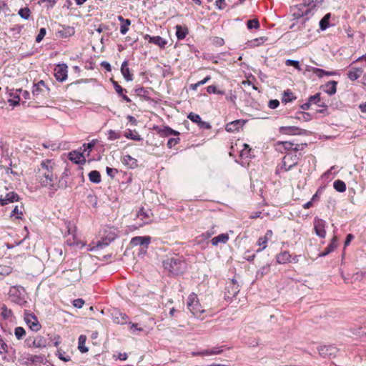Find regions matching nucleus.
<instances>
[{
  "label": "nucleus",
  "mask_w": 366,
  "mask_h": 366,
  "mask_svg": "<svg viewBox=\"0 0 366 366\" xmlns=\"http://www.w3.org/2000/svg\"><path fill=\"white\" fill-rule=\"evenodd\" d=\"M54 167L55 162L54 159H44L36 170V177L41 186L56 190L57 178L54 172Z\"/></svg>",
  "instance_id": "obj_1"
},
{
  "label": "nucleus",
  "mask_w": 366,
  "mask_h": 366,
  "mask_svg": "<svg viewBox=\"0 0 366 366\" xmlns=\"http://www.w3.org/2000/svg\"><path fill=\"white\" fill-rule=\"evenodd\" d=\"M187 308L197 318L204 319L213 315L211 305L204 302L202 305L194 293L188 296Z\"/></svg>",
  "instance_id": "obj_2"
},
{
  "label": "nucleus",
  "mask_w": 366,
  "mask_h": 366,
  "mask_svg": "<svg viewBox=\"0 0 366 366\" xmlns=\"http://www.w3.org/2000/svg\"><path fill=\"white\" fill-rule=\"evenodd\" d=\"M164 267L173 274H183L187 269V264L182 257L176 256L167 259L163 262Z\"/></svg>",
  "instance_id": "obj_3"
},
{
  "label": "nucleus",
  "mask_w": 366,
  "mask_h": 366,
  "mask_svg": "<svg viewBox=\"0 0 366 366\" xmlns=\"http://www.w3.org/2000/svg\"><path fill=\"white\" fill-rule=\"evenodd\" d=\"M117 237V234L112 230H104V233L101 235L100 239L97 242H92V249H102L108 246L112 242H113Z\"/></svg>",
  "instance_id": "obj_4"
},
{
  "label": "nucleus",
  "mask_w": 366,
  "mask_h": 366,
  "mask_svg": "<svg viewBox=\"0 0 366 366\" xmlns=\"http://www.w3.org/2000/svg\"><path fill=\"white\" fill-rule=\"evenodd\" d=\"M300 157L292 152L287 153L282 158L280 166V171L282 172H288L295 167L299 162Z\"/></svg>",
  "instance_id": "obj_5"
},
{
  "label": "nucleus",
  "mask_w": 366,
  "mask_h": 366,
  "mask_svg": "<svg viewBox=\"0 0 366 366\" xmlns=\"http://www.w3.org/2000/svg\"><path fill=\"white\" fill-rule=\"evenodd\" d=\"M50 89L44 81L40 80L33 86L32 94L36 98L40 99L49 94Z\"/></svg>",
  "instance_id": "obj_6"
},
{
  "label": "nucleus",
  "mask_w": 366,
  "mask_h": 366,
  "mask_svg": "<svg viewBox=\"0 0 366 366\" xmlns=\"http://www.w3.org/2000/svg\"><path fill=\"white\" fill-rule=\"evenodd\" d=\"M298 255H292L288 251H282L276 255V261L278 264L297 263Z\"/></svg>",
  "instance_id": "obj_7"
},
{
  "label": "nucleus",
  "mask_w": 366,
  "mask_h": 366,
  "mask_svg": "<svg viewBox=\"0 0 366 366\" xmlns=\"http://www.w3.org/2000/svg\"><path fill=\"white\" fill-rule=\"evenodd\" d=\"M292 16L295 19H300L304 16L308 15L310 13H314L313 11L306 4L304 1L303 4H300L295 6L292 9Z\"/></svg>",
  "instance_id": "obj_8"
},
{
  "label": "nucleus",
  "mask_w": 366,
  "mask_h": 366,
  "mask_svg": "<svg viewBox=\"0 0 366 366\" xmlns=\"http://www.w3.org/2000/svg\"><path fill=\"white\" fill-rule=\"evenodd\" d=\"M24 320L32 331L38 332L41 328L36 316L31 312H26L24 313Z\"/></svg>",
  "instance_id": "obj_9"
},
{
  "label": "nucleus",
  "mask_w": 366,
  "mask_h": 366,
  "mask_svg": "<svg viewBox=\"0 0 366 366\" xmlns=\"http://www.w3.org/2000/svg\"><path fill=\"white\" fill-rule=\"evenodd\" d=\"M153 220V216L150 211L145 212L144 209H141L137 215V227H143L152 222Z\"/></svg>",
  "instance_id": "obj_10"
},
{
  "label": "nucleus",
  "mask_w": 366,
  "mask_h": 366,
  "mask_svg": "<svg viewBox=\"0 0 366 366\" xmlns=\"http://www.w3.org/2000/svg\"><path fill=\"white\" fill-rule=\"evenodd\" d=\"M54 76L59 81H64L68 76V66L66 64H57L54 68Z\"/></svg>",
  "instance_id": "obj_11"
},
{
  "label": "nucleus",
  "mask_w": 366,
  "mask_h": 366,
  "mask_svg": "<svg viewBox=\"0 0 366 366\" xmlns=\"http://www.w3.org/2000/svg\"><path fill=\"white\" fill-rule=\"evenodd\" d=\"M319 354L324 358L335 357L338 349L333 345H322L318 348Z\"/></svg>",
  "instance_id": "obj_12"
},
{
  "label": "nucleus",
  "mask_w": 366,
  "mask_h": 366,
  "mask_svg": "<svg viewBox=\"0 0 366 366\" xmlns=\"http://www.w3.org/2000/svg\"><path fill=\"white\" fill-rule=\"evenodd\" d=\"M187 118L189 119H190L192 122L196 123L200 129H211L210 124L209 122L202 121L201 117L197 114H195L194 112H190L188 114Z\"/></svg>",
  "instance_id": "obj_13"
},
{
  "label": "nucleus",
  "mask_w": 366,
  "mask_h": 366,
  "mask_svg": "<svg viewBox=\"0 0 366 366\" xmlns=\"http://www.w3.org/2000/svg\"><path fill=\"white\" fill-rule=\"evenodd\" d=\"M144 39L148 40L149 43H152L158 46L160 49H165L168 41L167 39L161 37L160 36H151L149 34L144 35Z\"/></svg>",
  "instance_id": "obj_14"
},
{
  "label": "nucleus",
  "mask_w": 366,
  "mask_h": 366,
  "mask_svg": "<svg viewBox=\"0 0 366 366\" xmlns=\"http://www.w3.org/2000/svg\"><path fill=\"white\" fill-rule=\"evenodd\" d=\"M76 230H67V234H65L66 237V244L69 245H76L83 247L84 242L79 239L76 234Z\"/></svg>",
  "instance_id": "obj_15"
},
{
  "label": "nucleus",
  "mask_w": 366,
  "mask_h": 366,
  "mask_svg": "<svg viewBox=\"0 0 366 366\" xmlns=\"http://www.w3.org/2000/svg\"><path fill=\"white\" fill-rule=\"evenodd\" d=\"M273 234L272 230H268L263 237H260L257 244L259 248L257 250V252H260L267 247V242L272 239Z\"/></svg>",
  "instance_id": "obj_16"
},
{
  "label": "nucleus",
  "mask_w": 366,
  "mask_h": 366,
  "mask_svg": "<svg viewBox=\"0 0 366 366\" xmlns=\"http://www.w3.org/2000/svg\"><path fill=\"white\" fill-rule=\"evenodd\" d=\"M353 64L354 63L352 62L350 65V69L347 74L348 79L352 81H354L357 80V79H359L363 73L362 68L352 66Z\"/></svg>",
  "instance_id": "obj_17"
},
{
  "label": "nucleus",
  "mask_w": 366,
  "mask_h": 366,
  "mask_svg": "<svg viewBox=\"0 0 366 366\" xmlns=\"http://www.w3.org/2000/svg\"><path fill=\"white\" fill-rule=\"evenodd\" d=\"M244 123L245 122L241 119L232 121L226 124L225 130L228 132H237L243 127Z\"/></svg>",
  "instance_id": "obj_18"
},
{
  "label": "nucleus",
  "mask_w": 366,
  "mask_h": 366,
  "mask_svg": "<svg viewBox=\"0 0 366 366\" xmlns=\"http://www.w3.org/2000/svg\"><path fill=\"white\" fill-rule=\"evenodd\" d=\"M19 197L14 192H10L7 193L4 197L2 195L0 197V204L1 206L8 204L9 203L19 201Z\"/></svg>",
  "instance_id": "obj_19"
},
{
  "label": "nucleus",
  "mask_w": 366,
  "mask_h": 366,
  "mask_svg": "<svg viewBox=\"0 0 366 366\" xmlns=\"http://www.w3.org/2000/svg\"><path fill=\"white\" fill-rule=\"evenodd\" d=\"M151 239L152 238L149 236L134 237L131 239V244L133 246L140 245L147 247L149 243L151 242Z\"/></svg>",
  "instance_id": "obj_20"
},
{
  "label": "nucleus",
  "mask_w": 366,
  "mask_h": 366,
  "mask_svg": "<svg viewBox=\"0 0 366 366\" xmlns=\"http://www.w3.org/2000/svg\"><path fill=\"white\" fill-rule=\"evenodd\" d=\"M69 159L75 164H81L86 162L85 157L82 152L72 151L69 154Z\"/></svg>",
  "instance_id": "obj_21"
},
{
  "label": "nucleus",
  "mask_w": 366,
  "mask_h": 366,
  "mask_svg": "<svg viewBox=\"0 0 366 366\" xmlns=\"http://www.w3.org/2000/svg\"><path fill=\"white\" fill-rule=\"evenodd\" d=\"M19 288L20 287L19 286H14L9 292V298H11L12 302L17 304H21L23 301V299L19 295L20 293Z\"/></svg>",
  "instance_id": "obj_22"
},
{
  "label": "nucleus",
  "mask_w": 366,
  "mask_h": 366,
  "mask_svg": "<svg viewBox=\"0 0 366 366\" xmlns=\"http://www.w3.org/2000/svg\"><path fill=\"white\" fill-rule=\"evenodd\" d=\"M29 341L30 340H28V344L29 347L43 348L46 346V340L41 335H37L35 337L31 343H29Z\"/></svg>",
  "instance_id": "obj_23"
},
{
  "label": "nucleus",
  "mask_w": 366,
  "mask_h": 366,
  "mask_svg": "<svg viewBox=\"0 0 366 366\" xmlns=\"http://www.w3.org/2000/svg\"><path fill=\"white\" fill-rule=\"evenodd\" d=\"M157 132L162 137H167L171 135L178 137L180 135V133L178 131L174 130L169 126H163Z\"/></svg>",
  "instance_id": "obj_24"
},
{
  "label": "nucleus",
  "mask_w": 366,
  "mask_h": 366,
  "mask_svg": "<svg viewBox=\"0 0 366 366\" xmlns=\"http://www.w3.org/2000/svg\"><path fill=\"white\" fill-rule=\"evenodd\" d=\"M117 19L120 22V33L124 35L128 32L132 21L129 19H124L122 16H118Z\"/></svg>",
  "instance_id": "obj_25"
},
{
  "label": "nucleus",
  "mask_w": 366,
  "mask_h": 366,
  "mask_svg": "<svg viewBox=\"0 0 366 366\" xmlns=\"http://www.w3.org/2000/svg\"><path fill=\"white\" fill-rule=\"evenodd\" d=\"M121 72L124 76V78L127 81H132L133 80V74L131 72L129 68V63L128 61H123L122 66H121Z\"/></svg>",
  "instance_id": "obj_26"
},
{
  "label": "nucleus",
  "mask_w": 366,
  "mask_h": 366,
  "mask_svg": "<svg viewBox=\"0 0 366 366\" xmlns=\"http://www.w3.org/2000/svg\"><path fill=\"white\" fill-rule=\"evenodd\" d=\"M302 129L297 127H281L280 132L287 135H297L301 134Z\"/></svg>",
  "instance_id": "obj_27"
},
{
  "label": "nucleus",
  "mask_w": 366,
  "mask_h": 366,
  "mask_svg": "<svg viewBox=\"0 0 366 366\" xmlns=\"http://www.w3.org/2000/svg\"><path fill=\"white\" fill-rule=\"evenodd\" d=\"M309 71L315 74L318 78H322L324 76H335L338 74L337 71H327L322 69L311 67Z\"/></svg>",
  "instance_id": "obj_28"
},
{
  "label": "nucleus",
  "mask_w": 366,
  "mask_h": 366,
  "mask_svg": "<svg viewBox=\"0 0 366 366\" xmlns=\"http://www.w3.org/2000/svg\"><path fill=\"white\" fill-rule=\"evenodd\" d=\"M337 247V236H334L330 242V243L328 244V246L325 249V250L319 254L320 257H324L332 252H333L335 248Z\"/></svg>",
  "instance_id": "obj_29"
},
{
  "label": "nucleus",
  "mask_w": 366,
  "mask_h": 366,
  "mask_svg": "<svg viewBox=\"0 0 366 366\" xmlns=\"http://www.w3.org/2000/svg\"><path fill=\"white\" fill-rule=\"evenodd\" d=\"M337 82L336 81H328L323 86V89L325 93L332 96L337 92Z\"/></svg>",
  "instance_id": "obj_30"
},
{
  "label": "nucleus",
  "mask_w": 366,
  "mask_h": 366,
  "mask_svg": "<svg viewBox=\"0 0 366 366\" xmlns=\"http://www.w3.org/2000/svg\"><path fill=\"white\" fill-rule=\"evenodd\" d=\"M58 34L61 38H67L75 34V29L72 26H62L61 29L58 31Z\"/></svg>",
  "instance_id": "obj_31"
},
{
  "label": "nucleus",
  "mask_w": 366,
  "mask_h": 366,
  "mask_svg": "<svg viewBox=\"0 0 366 366\" xmlns=\"http://www.w3.org/2000/svg\"><path fill=\"white\" fill-rule=\"evenodd\" d=\"M122 162L124 165L129 167L131 169L136 168L138 166L137 160L129 154L124 155L122 159Z\"/></svg>",
  "instance_id": "obj_32"
},
{
  "label": "nucleus",
  "mask_w": 366,
  "mask_h": 366,
  "mask_svg": "<svg viewBox=\"0 0 366 366\" xmlns=\"http://www.w3.org/2000/svg\"><path fill=\"white\" fill-rule=\"evenodd\" d=\"M229 239L227 233L220 234L211 239V243L214 246H217L219 244H225Z\"/></svg>",
  "instance_id": "obj_33"
},
{
  "label": "nucleus",
  "mask_w": 366,
  "mask_h": 366,
  "mask_svg": "<svg viewBox=\"0 0 366 366\" xmlns=\"http://www.w3.org/2000/svg\"><path fill=\"white\" fill-rule=\"evenodd\" d=\"M296 99L297 97L295 95V94L290 89H287L284 91L281 100L282 103L286 104L287 103L293 102Z\"/></svg>",
  "instance_id": "obj_34"
},
{
  "label": "nucleus",
  "mask_w": 366,
  "mask_h": 366,
  "mask_svg": "<svg viewBox=\"0 0 366 366\" xmlns=\"http://www.w3.org/2000/svg\"><path fill=\"white\" fill-rule=\"evenodd\" d=\"M114 88L116 91V92L122 97V99L127 103H130L132 102L131 99L129 98L127 95L124 94L126 90L123 89L117 81H112Z\"/></svg>",
  "instance_id": "obj_35"
},
{
  "label": "nucleus",
  "mask_w": 366,
  "mask_h": 366,
  "mask_svg": "<svg viewBox=\"0 0 366 366\" xmlns=\"http://www.w3.org/2000/svg\"><path fill=\"white\" fill-rule=\"evenodd\" d=\"M175 29L176 36L179 40L184 39L188 34V28L185 26L177 25Z\"/></svg>",
  "instance_id": "obj_36"
},
{
  "label": "nucleus",
  "mask_w": 366,
  "mask_h": 366,
  "mask_svg": "<svg viewBox=\"0 0 366 366\" xmlns=\"http://www.w3.org/2000/svg\"><path fill=\"white\" fill-rule=\"evenodd\" d=\"M64 277L71 284L79 280L78 273L74 270H67L64 272Z\"/></svg>",
  "instance_id": "obj_37"
},
{
  "label": "nucleus",
  "mask_w": 366,
  "mask_h": 366,
  "mask_svg": "<svg viewBox=\"0 0 366 366\" xmlns=\"http://www.w3.org/2000/svg\"><path fill=\"white\" fill-rule=\"evenodd\" d=\"M222 352V350L218 347H214L210 349L204 350L199 352H198L199 355L205 356V355H218Z\"/></svg>",
  "instance_id": "obj_38"
},
{
  "label": "nucleus",
  "mask_w": 366,
  "mask_h": 366,
  "mask_svg": "<svg viewBox=\"0 0 366 366\" xmlns=\"http://www.w3.org/2000/svg\"><path fill=\"white\" fill-rule=\"evenodd\" d=\"M13 271V267L10 264H0V279H4L10 274Z\"/></svg>",
  "instance_id": "obj_39"
},
{
  "label": "nucleus",
  "mask_w": 366,
  "mask_h": 366,
  "mask_svg": "<svg viewBox=\"0 0 366 366\" xmlns=\"http://www.w3.org/2000/svg\"><path fill=\"white\" fill-rule=\"evenodd\" d=\"M20 231L22 232V234H21L22 237L18 240H15L14 243L6 242V246L8 249L13 248L15 245L20 244L27 237V235L29 233L28 230H20Z\"/></svg>",
  "instance_id": "obj_40"
},
{
  "label": "nucleus",
  "mask_w": 366,
  "mask_h": 366,
  "mask_svg": "<svg viewBox=\"0 0 366 366\" xmlns=\"http://www.w3.org/2000/svg\"><path fill=\"white\" fill-rule=\"evenodd\" d=\"M304 1L312 11H315L322 5L324 0H304Z\"/></svg>",
  "instance_id": "obj_41"
},
{
  "label": "nucleus",
  "mask_w": 366,
  "mask_h": 366,
  "mask_svg": "<svg viewBox=\"0 0 366 366\" xmlns=\"http://www.w3.org/2000/svg\"><path fill=\"white\" fill-rule=\"evenodd\" d=\"M88 176H89V179L90 182H92L93 183L98 184V183H100L102 181L101 174H100L99 172H98L97 170L91 171L89 173Z\"/></svg>",
  "instance_id": "obj_42"
},
{
  "label": "nucleus",
  "mask_w": 366,
  "mask_h": 366,
  "mask_svg": "<svg viewBox=\"0 0 366 366\" xmlns=\"http://www.w3.org/2000/svg\"><path fill=\"white\" fill-rule=\"evenodd\" d=\"M1 316L4 320H9L13 316L11 310L9 309L6 305H2L1 308Z\"/></svg>",
  "instance_id": "obj_43"
},
{
  "label": "nucleus",
  "mask_w": 366,
  "mask_h": 366,
  "mask_svg": "<svg viewBox=\"0 0 366 366\" xmlns=\"http://www.w3.org/2000/svg\"><path fill=\"white\" fill-rule=\"evenodd\" d=\"M331 14L328 13L320 21V28L322 31H325L330 26V19Z\"/></svg>",
  "instance_id": "obj_44"
},
{
  "label": "nucleus",
  "mask_w": 366,
  "mask_h": 366,
  "mask_svg": "<svg viewBox=\"0 0 366 366\" xmlns=\"http://www.w3.org/2000/svg\"><path fill=\"white\" fill-rule=\"evenodd\" d=\"M308 99L311 104H317L319 107H326L324 102H321V97L320 93H317L315 95L310 97Z\"/></svg>",
  "instance_id": "obj_45"
},
{
  "label": "nucleus",
  "mask_w": 366,
  "mask_h": 366,
  "mask_svg": "<svg viewBox=\"0 0 366 366\" xmlns=\"http://www.w3.org/2000/svg\"><path fill=\"white\" fill-rule=\"evenodd\" d=\"M333 187L339 192H344L346 191V184L340 179H337L333 182Z\"/></svg>",
  "instance_id": "obj_46"
},
{
  "label": "nucleus",
  "mask_w": 366,
  "mask_h": 366,
  "mask_svg": "<svg viewBox=\"0 0 366 366\" xmlns=\"http://www.w3.org/2000/svg\"><path fill=\"white\" fill-rule=\"evenodd\" d=\"M124 137L127 139L135 141H140L142 139L141 136L137 132H133L130 129L128 132H125Z\"/></svg>",
  "instance_id": "obj_47"
},
{
  "label": "nucleus",
  "mask_w": 366,
  "mask_h": 366,
  "mask_svg": "<svg viewBox=\"0 0 366 366\" xmlns=\"http://www.w3.org/2000/svg\"><path fill=\"white\" fill-rule=\"evenodd\" d=\"M210 79H211V76L210 75H207L202 80L199 81L198 82H197L195 84H190L189 88H190V89H192L193 91H196L199 86L206 84Z\"/></svg>",
  "instance_id": "obj_48"
},
{
  "label": "nucleus",
  "mask_w": 366,
  "mask_h": 366,
  "mask_svg": "<svg viewBox=\"0 0 366 366\" xmlns=\"http://www.w3.org/2000/svg\"><path fill=\"white\" fill-rule=\"evenodd\" d=\"M19 15L24 19H29L31 12L29 7H24L21 9L19 12Z\"/></svg>",
  "instance_id": "obj_49"
},
{
  "label": "nucleus",
  "mask_w": 366,
  "mask_h": 366,
  "mask_svg": "<svg viewBox=\"0 0 366 366\" xmlns=\"http://www.w3.org/2000/svg\"><path fill=\"white\" fill-rule=\"evenodd\" d=\"M23 216L22 207H19L16 205L11 212V217H15L16 219H21Z\"/></svg>",
  "instance_id": "obj_50"
},
{
  "label": "nucleus",
  "mask_w": 366,
  "mask_h": 366,
  "mask_svg": "<svg viewBox=\"0 0 366 366\" xmlns=\"http://www.w3.org/2000/svg\"><path fill=\"white\" fill-rule=\"evenodd\" d=\"M14 335L17 340H21L26 335V331L22 327H16Z\"/></svg>",
  "instance_id": "obj_51"
},
{
  "label": "nucleus",
  "mask_w": 366,
  "mask_h": 366,
  "mask_svg": "<svg viewBox=\"0 0 366 366\" xmlns=\"http://www.w3.org/2000/svg\"><path fill=\"white\" fill-rule=\"evenodd\" d=\"M207 92L209 94H220V95L224 94V91L218 89L217 88V86L214 85L208 86L207 87Z\"/></svg>",
  "instance_id": "obj_52"
},
{
  "label": "nucleus",
  "mask_w": 366,
  "mask_h": 366,
  "mask_svg": "<svg viewBox=\"0 0 366 366\" xmlns=\"http://www.w3.org/2000/svg\"><path fill=\"white\" fill-rule=\"evenodd\" d=\"M56 355L58 356V357L64 361V362H69L71 360V357L69 355H66V352H64L61 349H59L57 350V352H56Z\"/></svg>",
  "instance_id": "obj_53"
},
{
  "label": "nucleus",
  "mask_w": 366,
  "mask_h": 366,
  "mask_svg": "<svg viewBox=\"0 0 366 366\" xmlns=\"http://www.w3.org/2000/svg\"><path fill=\"white\" fill-rule=\"evenodd\" d=\"M86 342V336L80 335L79 337V349L81 352H86L88 351V349L84 347V344Z\"/></svg>",
  "instance_id": "obj_54"
},
{
  "label": "nucleus",
  "mask_w": 366,
  "mask_h": 366,
  "mask_svg": "<svg viewBox=\"0 0 366 366\" xmlns=\"http://www.w3.org/2000/svg\"><path fill=\"white\" fill-rule=\"evenodd\" d=\"M180 142V138L178 137L174 138H170L169 139L167 146L168 148L172 149L175 145L178 144Z\"/></svg>",
  "instance_id": "obj_55"
},
{
  "label": "nucleus",
  "mask_w": 366,
  "mask_h": 366,
  "mask_svg": "<svg viewBox=\"0 0 366 366\" xmlns=\"http://www.w3.org/2000/svg\"><path fill=\"white\" fill-rule=\"evenodd\" d=\"M267 40V37L262 36V37L253 39L252 41H251L250 43H251V45L253 46H258L262 44Z\"/></svg>",
  "instance_id": "obj_56"
},
{
  "label": "nucleus",
  "mask_w": 366,
  "mask_h": 366,
  "mask_svg": "<svg viewBox=\"0 0 366 366\" xmlns=\"http://www.w3.org/2000/svg\"><path fill=\"white\" fill-rule=\"evenodd\" d=\"M247 28L249 29H258L259 27V23L257 19H251V20L247 21Z\"/></svg>",
  "instance_id": "obj_57"
},
{
  "label": "nucleus",
  "mask_w": 366,
  "mask_h": 366,
  "mask_svg": "<svg viewBox=\"0 0 366 366\" xmlns=\"http://www.w3.org/2000/svg\"><path fill=\"white\" fill-rule=\"evenodd\" d=\"M8 353V345L7 344L0 338V355H6Z\"/></svg>",
  "instance_id": "obj_58"
},
{
  "label": "nucleus",
  "mask_w": 366,
  "mask_h": 366,
  "mask_svg": "<svg viewBox=\"0 0 366 366\" xmlns=\"http://www.w3.org/2000/svg\"><path fill=\"white\" fill-rule=\"evenodd\" d=\"M97 143V140L93 139L91 142L84 144L83 147H84V152H88V154L89 152L92 150V149L94 147L95 144Z\"/></svg>",
  "instance_id": "obj_59"
},
{
  "label": "nucleus",
  "mask_w": 366,
  "mask_h": 366,
  "mask_svg": "<svg viewBox=\"0 0 366 366\" xmlns=\"http://www.w3.org/2000/svg\"><path fill=\"white\" fill-rule=\"evenodd\" d=\"M250 151H251V149H250L249 144L244 143L243 144V149L241 151L240 156L249 157V153L250 152Z\"/></svg>",
  "instance_id": "obj_60"
},
{
  "label": "nucleus",
  "mask_w": 366,
  "mask_h": 366,
  "mask_svg": "<svg viewBox=\"0 0 366 366\" xmlns=\"http://www.w3.org/2000/svg\"><path fill=\"white\" fill-rule=\"evenodd\" d=\"M46 31L45 28H41L38 35L36 36V42L39 43L42 41L46 35Z\"/></svg>",
  "instance_id": "obj_61"
},
{
  "label": "nucleus",
  "mask_w": 366,
  "mask_h": 366,
  "mask_svg": "<svg viewBox=\"0 0 366 366\" xmlns=\"http://www.w3.org/2000/svg\"><path fill=\"white\" fill-rule=\"evenodd\" d=\"M285 64L287 66H292L297 70H301V67L300 66V64L297 61L292 60V59H287L285 61Z\"/></svg>",
  "instance_id": "obj_62"
},
{
  "label": "nucleus",
  "mask_w": 366,
  "mask_h": 366,
  "mask_svg": "<svg viewBox=\"0 0 366 366\" xmlns=\"http://www.w3.org/2000/svg\"><path fill=\"white\" fill-rule=\"evenodd\" d=\"M106 172L108 176H109L112 179L114 178L115 175L118 173V170L114 168H111L109 167H107Z\"/></svg>",
  "instance_id": "obj_63"
},
{
  "label": "nucleus",
  "mask_w": 366,
  "mask_h": 366,
  "mask_svg": "<svg viewBox=\"0 0 366 366\" xmlns=\"http://www.w3.org/2000/svg\"><path fill=\"white\" fill-rule=\"evenodd\" d=\"M278 144L282 145V147L285 148V149L288 150V151L292 150L293 146L295 145V144H293L291 142H278Z\"/></svg>",
  "instance_id": "obj_64"
}]
</instances>
